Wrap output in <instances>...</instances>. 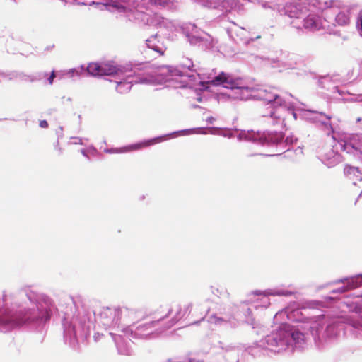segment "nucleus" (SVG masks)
<instances>
[{
  "mask_svg": "<svg viewBox=\"0 0 362 362\" xmlns=\"http://www.w3.org/2000/svg\"><path fill=\"white\" fill-rule=\"evenodd\" d=\"M146 65L142 63L129 62L118 65L113 62L104 63H90L87 67L83 65L79 68L71 69L68 71L70 77L81 76H124L125 78L117 83L116 90L121 93H128L133 83L152 84L155 83H163L177 80V77L185 78L182 83L188 84L192 82L199 83L202 90L207 89L208 85L222 86L223 88L235 90L233 98L239 100L255 99L262 100L266 105V89L259 88L255 90L252 88L243 86L240 78L234 77L230 74L221 71L216 74L214 70L207 74L206 77H202V74L194 71V66L191 59H187L185 62L177 66H166L160 67L154 75H141L138 74L144 71ZM204 75V74H203Z\"/></svg>",
  "mask_w": 362,
  "mask_h": 362,
  "instance_id": "nucleus-1",
  "label": "nucleus"
},
{
  "mask_svg": "<svg viewBox=\"0 0 362 362\" xmlns=\"http://www.w3.org/2000/svg\"><path fill=\"white\" fill-rule=\"evenodd\" d=\"M94 322L105 329H119L118 306H103L95 310L82 306L73 315L66 313L62 321L65 343L76 348L80 339L89 336Z\"/></svg>",
  "mask_w": 362,
  "mask_h": 362,
  "instance_id": "nucleus-2",
  "label": "nucleus"
},
{
  "mask_svg": "<svg viewBox=\"0 0 362 362\" xmlns=\"http://www.w3.org/2000/svg\"><path fill=\"white\" fill-rule=\"evenodd\" d=\"M324 13L323 2L319 0H298L284 7V14L293 19L289 23L296 29L303 28L309 31H317L322 27V21L318 13Z\"/></svg>",
  "mask_w": 362,
  "mask_h": 362,
  "instance_id": "nucleus-3",
  "label": "nucleus"
},
{
  "mask_svg": "<svg viewBox=\"0 0 362 362\" xmlns=\"http://www.w3.org/2000/svg\"><path fill=\"white\" fill-rule=\"evenodd\" d=\"M279 327L263 339L270 354L281 353L288 350L300 349L304 342V334L298 329H295L288 322H279Z\"/></svg>",
  "mask_w": 362,
  "mask_h": 362,
  "instance_id": "nucleus-4",
  "label": "nucleus"
},
{
  "mask_svg": "<svg viewBox=\"0 0 362 362\" xmlns=\"http://www.w3.org/2000/svg\"><path fill=\"white\" fill-rule=\"evenodd\" d=\"M239 141L245 140L262 146H276V151H289V146L297 139L294 136H287L281 132H254L253 130L241 131L238 135Z\"/></svg>",
  "mask_w": 362,
  "mask_h": 362,
  "instance_id": "nucleus-5",
  "label": "nucleus"
},
{
  "mask_svg": "<svg viewBox=\"0 0 362 362\" xmlns=\"http://www.w3.org/2000/svg\"><path fill=\"white\" fill-rule=\"evenodd\" d=\"M204 128H192L187 129L183 130L175 131L172 133L163 134L161 136H156L152 139H145L139 142L132 144L126 146L120 147V148H105L104 151L107 153H124L133 151H138L144 148H147L148 146L155 145L158 143H161L168 139H170L174 136H180V135H187L193 133H200L205 134L203 131Z\"/></svg>",
  "mask_w": 362,
  "mask_h": 362,
  "instance_id": "nucleus-6",
  "label": "nucleus"
},
{
  "mask_svg": "<svg viewBox=\"0 0 362 362\" xmlns=\"http://www.w3.org/2000/svg\"><path fill=\"white\" fill-rule=\"evenodd\" d=\"M296 56L287 54L283 50L276 52V57H264L251 54V61L257 65L270 67L281 72L287 69H293L297 65Z\"/></svg>",
  "mask_w": 362,
  "mask_h": 362,
  "instance_id": "nucleus-7",
  "label": "nucleus"
},
{
  "mask_svg": "<svg viewBox=\"0 0 362 362\" xmlns=\"http://www.w3.org/2000/svg\"><path fill=\"white\" fill-rule=\"evenodd\" d=\"M156 320H151L148 322H142L143 320L128 325L125 329V333L129 336L132 339L135 340H148L154 338L156 336L155 332L158 325L161 322L159 320L157 313H155Z\"/></svg>",
  "mask_w": 362,
  "mask_h": 362,
  "instance_id": "nucleus-8",
  "label": "nucleus"
},
{
  "mask_svg": "<svg viewBox=\"0 0 362 362\" xmlns=\"http://www.w3.org/2000/svg\"><path fill=\"white\" fill-rule=\"evenodd\" d=\"M180 29L191 45L197 46L204 50L209 49L213 47L212 37L199 30L194 24L185 23L180 27Z\"/></svg>",
  "mask_w": 362,
  "mask_h": 362,
  "instance_id": "nucleus-9",
  "label": "nucleus"
},
{
  "mask_svg": "<svg viewBox=\"0 0 362 362\" xmlns=\"http://www.w3.org/2000/svg\"><path fill=\"white\" fill-rule=\"evenodd\" d=\"M324 4V16L326 21H334L336 24L340 26L347 25L350 22L351 11L349 6H344L338 8L337 2L331 1L329 2L325 1Z\"/></svg>",
  "mask_w": 362,
  "mask_h": 362,
  "instance_id": "nucleus-10",
  "label": "nucleus"
},
{
  "mask_svg": "<svg viewBox=\"0 0 362 362\" xmlns=\"http://www.w3.org/2000/svg\"><path fill=\"white\" fill-rule=\"evenodd\" d=\"M23 325H24V308L13 313L3 308L0 301V331L6 332Z\"/></svg>",
  "mask_w": 362,
  "mask_h": 362,
  "instance_id": "nucleus-11",
  "label": "nucleus"
},
{
  "mask_svg": "<svg viewBox=\"0 0 362 362\" xmlns=\"http://www.w3.org/2000/svg\"><path fill=\"white\" fill-rule=\"evenodd\" d=\"M295 293L293 291L282 288H269L264 291H255L252 293V296L258 298L252 300V306L255 309L259 307L267 308L270 305L269 296H290Z\"/></svg>",
  "mask_w": 362,
  "mask_h": 362,
  "instance_id": "nucleus-12",
  "label": "nucleus"
},
{
  "mask_svg": "<svg viewBox=\"0 0 362 362\" xmlns=\"http://www.w3.org/2000/svg\"><path fill=\"white\" fill-rule=\"evenodd\" d=\"M334 148L352 155L354 158L362 160V134H356L348 140L338 141Z\"/></svg>",
  "mask_w": 362,
  "mask_h": 362,
  "instance_id": "nucleus-13",
  "label": "nucleus"
},
{
  "mask_svg": "<svg viewBox=\"0 0 362 362\" xmlns=\"http://www.w3.org/2000/svg\"><path fill=\"white\" fill-rule=\"evenodd\" d=\"M340 324L338 322H330L327 325L325 329L320 323H313L310 327L311 334L315 341L317 340L332 339L337 336L339 332Z\"/></svg>",
  "mask_w": 362,
  "mask_h": 362,
  "instance_id": "nucleus-14",
  "label": "nucleus"
},
{
  "mask_svg": "<svg viewBox=\"0 0 362 362\" xmlns=\"http://www.w3.org/2000/svg\"><path fill=\"white\" fill-rule=\"evenodd\" d=\"M156 313L158 314L157 317H159L160 321L170 317L165 329L172 327L185 315V313L183 312L182 308L180 304H174L170 307L160 306Z\"/></svg>",
  "mask_w": 362,
  "mask_h": 362,
  "instance_id": "nucleus-15",
  "label": "nucleus"
},
{
  "mask_svg": "<svg viewBox=\"0 0 362 362\" xmlns=\"http://www.w3.org/2000/svg\"><path fill=\"white\" fill-rule=\"evenodd\" d=\"M118 310L119 329L123 331L124 333L125 329L128 325L146 318V316L142 313V312L136 308L118 306Z\"/></svg>",
  "mask_w": 362,
  "mask_h": 362,
  "instance_id": "nucleus-16",
  "label": "nucleus"
},
{
  "mask_svg": "<svg viewBox=\"0 0 362 362\" xmlns=\"http://www.w3.org/2000/svg\"><path fill=\"white\" fill-rule=\"evenodd\" d=\"M286 320L289 322H308L310 318L305 317L300 308H285L276 313L274 317L275 323L286 322Z\"/></svg>",
  "mask_w": 362,
  "mask_h": 362,
  "instance_id": "nucleus-17",
  "label": "nucleus"
},
{
  "mask_svg": "<svg viewBox=\"0 0 362 362\" xmlns=\"http://www.w3.org/2000/svg\"><path fill=\"white\" fill-rule=\"evenodd\" d=\"M305 112L311 114L308 119L313 123L315 124L322 130L326 132L327 135H329L333 132V127L330 122L332 115L312 110H307ZM305 115L308 117V113H306Z\"/></svg>",
  "mask_w": 362,
  "mask_h": 362,
  "instance_id": "nucleus-18",
  "label": "nucleus"
},
{
  "mask_svg": "<svg viewBox=\"0 0 362 362\" xmlns=\"http://www.w3.org/2000/svg\"><path fill=\"white\" fill-rule=\"evenodd\" d=\"M334 284L344 283L342 286L332 291V293H343L349 290L356 288L362 286V274H359L351 277L342 278L333 282Z\"/></svg>",
  "mask_w": 362,
  "mask_h": 362,
  "instance_id": "nucleus-19",
  "label": "nucleus"
},
{
  "mask_svg": "<svg viewBox=\"0 0 362 362\" xmlns=\"http://www.w3.org/2000/svg\"><path fill=\"white\" fill-rule=\"evenodd\" d=\"M136 4V9H149L151 6H156L166 9H171L174 6L173 0H134Z\"/></svg>",
  "mask_w": 362,
  "mask_h": 362,
  "instance_id": "nucleus-20",
  "label": "nucleus"
},
{
  "mask_svg": "<svg viewBox=\"0 0 362 362\" xmlns=\"http://www.w3.org/2000/svg\"><path fill=\"white\" fill-rule=\"evenodd\" d=\"M109 334L112 337L119 354L125 356L133 355L134 351L130 346L129 341L125 340L122 336L113 332H110Z\"/></svg>",
  "mask_w": 362,
  "mask_h": 362,
  "instance_id": "nucleus-21",
  "label": "nucleus"
},
{
  "mask_svg": "<svg viewBox=\"0 0 362 362\" xmlns=\"http://www.w3.org/2000/svg\"><path fill=\"white\" fill-rule=\"evenodd\" d=\"M247 350L249 354L255 358L270 355L269 350H267V345L263 344V339L254 343L253 345L248 347Z\"/></svg>",
  "mask_w": 362,
  "mask_h": 362,
  "instance_id": "nucleus-22",
  "label": "nucleus"
},
{
  "mask_svg": "<svg viewBox=\"0 0 362 362\" xmlns=\"http://www.w3.org/2000/svg\"><path fill=\"white\" fill-rule=\"evenodd\" d=\"M146 45L148 48L153 50L160 56L163 55L166 50V47L163 43L158 40L157 35H152L147 39L146 40Z\"/></svg>",
  "mask_w": 362,
  "mask_h": 362,
  "instance_id": "nucleus-23",
  "label": "nucleus"
},
{
  "mask_svg": "<svg viewBox=\"0 0 362 362\" xmlns=\"http://www.w3.org/2000/svg\"><path fill=\"white\" fill-rule=\"evenodd\" d=\"M344 173L355 185L357 181L362 182V170L358 167L347 165L344 168Z\"/></svg>",
  "mask_w": 362,
  "mask_h": 362,
  "instance_id": "nucleus-24",
  "label": "nucleus"
},
{
  "mask_svg": "<svg viewBox=\"0 0 362 362\" xmlns=\"http://www.w3.org/2000/svg\"><path fill=\"white\" fill-rule=\"evenodd\" d=\"M47 76V73L46 72H37L32 75H28L23 72L18 71V78L20 81H28V82H35L39 81L45 78Z\"/></svg>",
  "mask_w": 362,
  "mask_h": 362,
  "instance_id": "nucleus-25",
  "label": "nucleus"
},
{
  "mask_svg": "<svg viewBox=\"0 0 362 362\" xmlns=\"http://www.w3.org/2000/svg\"><path fill=\"white\" fill-rule=\"evenodd\" d=\"M355 311L360 315V320H351V325L352 327L357 330V334L360 336L362 335V300L356 304Z\"/></svg>",
  "mask_w": 362,
  "mask_h": 362,
  "instance_id": "nucleus-26",
  "label": "nucleus"
},
{
  "mask_svg": "<svg viewBox=\"0 0 362 362\" xmlns=\"http://www.w3.org/2000/svg\"><path fill=\"white\" fill-rule=\"evenodd\" d=\"M125 1L126 0H103L102 2L92 1L90 5L101 4L106 7H112L119 11H124L125 9V6L122 5V3L125 2Z\"/></svg>",
  "mask_w": 362,
  "mask_h": 362,
  "instance_id": "nucleus-27",
  "label": "nucleus"
},
{
  "mask_svg": "<svg viewBox=\"0 0 362 362\" xmlns=\"http://www.w3.org/2000/svg\"><path fill=\"white\" fill-rule=\"evenodd\" d=\"M241 311L245 316V322L247 324H253L254 318L252 317V309L255 308L252 306V301L250 303V305L248 306V304L245 302L241 304Z\"/></svg>",
  "mask_w": 362,
  "mask_h": 362,
  "instance_id": "nucleus-28",
  "label": "nucleus"
},
{
  "mask_svg": "<svg viewBox=\"0 0 362 362\" xmlns=\"http://www.w3.org/2000/svg\"><path fill=\"white\" fill-rule=\"evenodd\" d=\"M327 165L330 167L339 163L341 161V157L338 153H335L334 150L327 153Z\"/></svg>",
  "mask_w": 362,
  "mask_h": 362,
  "instance_id": "nucleus-29",
  "label": "nucleus"
},
{
  "mask_svg": "<svg viewBox=\"0 0 362 362\" xmlns=\"http://www.w3.org/2000/svg\"><path fill=\"white\" fill-rule=\"evenodd\" d=\"M209 322L216 325H226L228 324V321L226 319L218 317L216 315L210 316L209 318Z\"/></svg>",
  "mask_w": 362,
  "mask_h": 362,
  "instance_id": "nucleus-30",
  "label": "nucleus"
},
{
  "mask_svg": "<svg viewBox=\"0 0 362 362\" xmlns=\"http://www.w3.org/2000/svg\"><path fill=\"white\" fill-rule=\"evenodd\" d=\"M1 77L5 78L8 81H13L18 78V71H12L7 72H1Z\"/></svg>",
  "mask_w": 362,
  "mask_h": 362,
  "instance_id": "nucleus-31",
  "label": "nucleus"
},
{
  "mask_svg": "<svg viewBox=\"0 0 362 362\" xmlns=\"http://www.w3.org/2000/svg\"><path fill=\"white\" fill-rule=\"evenodd\" d=\"M160 27H164L168 30L172 31L174 28L173 22L167 18H162V21L159 23Z\"/></svg>",
  "mask_w": 362,
  "mask_h": 362,
  "instance_id": "nucleus-32",
  "label": "nucleus"
},
{
  "mask_svg": "<svg viewBox=\"0 0 362 362\" xmlns=\"http://www.w3.org/2000/svg\"><path fill=\"white\" fill-rule=\"evenodd\" d=\"M356 28L361 36H362V11L358 14L356 21Z\"/></svg>",
  "mask_w": 362,
  "mask_h": 362,
  "instance_id": "nucleus-33",
  "label": "nucleus"
},
{
  "mask_svg": "<svg viewBox=\"0 0 362 362\" xmlns=\"http://www.w3.org/2000/svg\"><path fill=\"white\" fill-rule=\"evenodd\" d=\"M192 309V303H187V305H185L184 306V308H182L183 312L185 313V315L187 313H189L191 312Z\"/></svg>",
  "mask_w": 362,
  "mask_h": 362,
  "instance_id": "nucleus-34",
  "label": "nucleus"
},
{
  "mask_svg": "<svg viewBox=\"0 0 362 362\" xmlns=\"http://www.w3.org/2000/svg\"><path fill=\"white\" fill-rule=\"evenodd\" d=\"M226 32L230 38H231L235 42H238V40L235 39L233 36V30L232 28H228Z\"/></svg>",
  "mask_w": 362,
  "mask_h": 362,
  "instance_id": "nucleus-35",
  "label": "nucleus"
},
{
  "mask_svg": "<svg viewBox=\"0 0 362 362\" xmlns=\"http://www.w3.org/2000/svg\"><path fill=\"white\" fill-rule=\"evenodd\" d=\"M71 139L74 140L73 144H83L82 139L78 136H72Z\"/></svg>",
  "mask_w": 362,
  "mask_h": 362,
  "instance_id": "nucleus-36",
  "label": "nucleus"
},
{
  "mask_svg": "<svg viewBox=\"0 0 362 362\" xmlns=\"http://www.w3.org/2000/svg\"><path fill=\"white\" fill-rule=\"evenodd\" d=\"M260 37H261L260 35H257L255 38L254 37L249 38L245 42L247 45H250L251 44H252L254 42L255 40L259 39Z\"/></svg>",
  "mask_w": 362,
  "mask_h": 362,
  "instance_id": "nucleus-37",
  "label": "nucleus"
},
{
  "mask_svg": "<svg viewBox=\"0 0 362 362\" xmlns=\"http://www.w3.org/2000/svg\"><path fill=\"white\" fill-rule=\"evenodd\" d=\"M211 293L217 296L221 294V292L219 291L218 288H215L214 286H211Z\"/></svg>",
  "mask_w": 362,
  "mask_h": 362,
  "instance_id": "nucleus-38",
  "label": "nucleus"
},
{
  "mask_svg": "<svg viewBox=\"0 0 362 362\" xmlns=\"http://www.w3.org/2000/svg\"><path fill=\"white\" fill-rule=\"evenodd\" d=\"M55 78L54 71H52L49 77L48 78V81L49 84H52L54 78Z\"/></svg>",
  "mask_w": 362,
  "mask_h": 362,
  "instance_id": "nucleus-39",
  "label": "nucleus"
},
{
  "mask_svg": "<svg viewBox=\"0 0 362 362\" xmlns=\"http://www.w3.org/2000/svg\"><path fill=\"white\" fill-rule=\"evenodd\" d=\"M40 127L41 128H47L48 127V122L46 120H41L40 122Z\"/></svg>",
  "mask_w": 362,
  "mask_h": 362,
  "instance_id": "nucleus-40",
  "label": "nucleus"
},
{
  "mask_svg": "<svg viewBox=\"0 0 362 362\" xmlns=\"http://www.w3.org/2000/svg\"><path fill=\"white\" fill-rule=\"evenodd\" d=\"M54 146H55V149L59 151V153L62 154V148L59 145V139L57 140Z\"/></svg>",
  "mask_w": 362,
  "mask_h": 362,
  "instance_id": "nucleus-41",
  "label": "nucleus"
},
{
  "mask_svg": "<svg viewBox=\"0 0 362 362\" xmlns=\"http://www.w3.org/2000/svg\"><path fill=\"white\" fill-rule=\"evenodd\" d=\"M214 121H215V118L212 116L208 117L206 118V122L209 124H213Z\"/></svg>",
  "mask_w": 362,
  "mask_h": 362,
  "instance_id": "nucleus-42",
  "label": "nucleus"
},
{
  "mask_svg": "<svg viewBox=\"0 0 362 362\" xmlns=\"http://www.w3.org/2000/svg\"><path fill=\"white\" fill-rule=\"evenodd\" d=\"M81 154H82L83 156H85L86 158H87L88 159H89V157H88V156L87 150H86V149H84V148L81 149Z\"/></svg>",
  "mask_w": 362,
  "mask_h": 362,
  "instance_id": "nucleus-43",
  "label": "nucleus"
},
{
  "mask_svg": "<svg viewBox=\"0 0 362 362\" xmlns=\"http://www.w3.org/2000/svg\"><path fill=\"white\" fill-rule=\"evenodd\" d=\"M59 132H57V134H58V139L62 136L63 134H62V131H63V127H59Z\"/></svg>",
  "mask_w": 362,
  "mask_h": 362,
  "instance_id": "nucleus-44",
  "label": "nucleus"
},
{
  "mask_svg": "<svg viewBox=\"0 0 362 362\" xmlns=\"http://www.w3.org/2000/svg\"><path fill=\"white\" fill-rule=\"evenodd\" d=\"M225 137L232 138L233 136V133L228 132V133H224L222 134Z\"/></svg>",
  "mask_w": 362,
  "mask_h": 362,
  "instance_id": "nucleus-45",
  "label": "nucleus"
},
{
  "mask_svg": "<svg viewBox=\"0 0 362 362\" xmlns=\"http://www.w3.org/2000/svg\"><path fill=\"white\" fill-rule=\"evenodd\" d=\"M355 100L358 101V102H362V94H359V95H356Z\"/></svg>",
  "mask_w": 362,
  "mask_h": 362,
  "instance_id": "nucleus-46",
  "label": "nucleus"
},
{
  "mask_svg": "<svg viewBox=\"0 0 362 362\" xmlns=\"http://www.w3.org/2000/svg\"><path fill=\"white\" fill-rule=\"evenodd\" d=\"M334 89L338 92V93H339L340 95H342L344 94V91L340 90L337 86H335V87H334Z\"/></svg>",
  "mask_w": 362,
  "mask_h": 362,
  "instance_id": "nucleus-47",
  "label": "nucleus"
},
{
  "mask_svg": "<svg viewBox=\"0 0 362 362\" xmlns=\"http://www.w3.org/2000/svg\"><path fill=\"white\" fill-rule=\"evenodd\" d=\"M89 151H92L93 153H97V149L94 148L93 146H90L89 148Z\"/></svg>",
  "mask_w": 362,
  "mask_h": 362,
  "instance_id": "nucleus-48",
  "label": "nucleus"
},
{
  "mask_svg": "<svg viewBox=\"0 0 362 362\" xmlns=\"http://www.w3.org/2000/svg\"><path fill=\"white\" fill-rule=\"evenodd\" d=\"M54 47V45H52V46H47L46 48H45V50L46 51H49L50 49H52L53 47Z\"/></svg>",
  "mask_w": 362,
  "mask_h": 362,
  "instance_id": "nucleus-49",
  "label": "nucleus"
},
{
  "mask_svg": "<svg viewBox=\"0 0 362 362\" xmlns=\"http://www.w3.org/2000/svg\"><path fill=\"white\" fill-rule=\"evenodd\" d=\"M281 153H273V154H265L264 156H278V155H280Z\"/></svg>",
  "mask_w": 362,
  "mask_h": 362,
  "instance_id": "nucleus-50",
  "label": "nucleus"
},
{
  "mask_svg": "<svg viewBox=\"0 0 362 362\" xmlns=\"http://www.w3.org/2000/svg\"><path fill=\"white\" fill-rule=\"evenodd\" d=\"M144 198H145V197H144V195H143V196H141V197H140V200H143Z\"/></svg>",
  "mask_w": 362,
  "mask_h": 362,
  "instance_id": "nucleus-51",
  "label": "nucleus"
},
{
  "mask_svg": "<svg viewBox=\"0 0 362 362\" xmlns=\"http://www.w3.org/2000/svg\"><path fill=\"white\" fill-rule=\"evenodd\" d=\"M240 30L243 32L245 30L243 28H240Z\"/></svg>",
  "mask_w": 362,
  "mask_h": 362,
  "instance_id": "nucleus-52",
  "label": "nucleus"
},
{
  "mask_svg": "<svg viewBox=\"0 0 362 362\" xmlns=\"http://www.w3.org/2000/svg\"><path fill=\"white\" fill-rule=\"evenodd\" d=\"M197 100H198V101H202L201 98H199Z\"/></svg>",
  "mask_w": 362,
  "mask_h": 362,
  "instance_id": "nucleus-53",
  "label": "nucleus"
},
{
  "mask_svg": "<svg viewBox=\"0 0 362 362\" xmlns=\"http://www.w3.org/2000/svg\"><path fill=\"white\" fill-rule=\"evenodd\" d=\"M81 4H82V5H86V3H83H83H81Z\"/></svg>",
  "mask_w": 362,
  "mask_h": 362,
  "instance_id": "nucleus-54",
  "label": "nucleus"
},
{
  "mask_svg": "<svg viewBox=\"0 0 362 362\" xmlns=\"http://www.w3.org/2000/svg\"><path fill=\"white\" fill-rule=\"evenodd\" d=\"M359 296L362 298V293L359 295Z\"/></svg>",
  "mask_w": 362,
  "mask_h": 362,
  "instance_id": "nucleus-55",
  "label": "nucleus"
}]
</instances>
